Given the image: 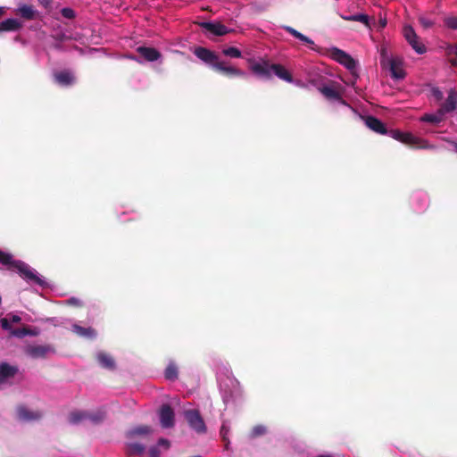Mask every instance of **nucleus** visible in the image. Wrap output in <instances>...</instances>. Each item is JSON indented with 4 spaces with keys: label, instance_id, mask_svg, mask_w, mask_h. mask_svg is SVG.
I'll return each mask as SVG.
<instances>
[{
    "label": "nucleus",
    "instance_id": "nucleus-1",
    "mask_svg": "<svg viewBox=\"0 0 457 457\" xmlns=\"http://www.w3.org/2000/svg\"><path fill=\"white\" fill-rule=\"evenodd\" d=\"M387 134L394 139L400 141L405 145L420 149H431L434 148L428 142L420 137H415L411 133H404L398 129L387 130Z\"/></svg>",
    "mask_w": 457,
    "mask_h": 457
},
{
    "label": "nucleus",
    "instance_id": "nucleus-2",
    "mask_svg": "<svg viewBox=\"0 0 457 457\" xmlns=\"http://www.w3.org/2000/svg\"><path fill=\"white\" fill-rule=\"evenodd\" d=\"M12 270L18 272V274L23 279L33 282L36 285L45 286L46 284L44 279L37 275L34 269L21 260L15 261V262H13Z\"/></svg>",
    "mask_w": 457,
    "mask_h": 457
},
{
    "label": "nucleus",
    "instance_id": "nucleus-3",
    "mask_svg": "<svg viewBox=\"0 0 457 457\" xmlns=\"http://www.w3.org/2000/svg\"><path fill=\"white\" fill-rule=\"evenodd\" d=\"M381 66L390 71L391 77L395 79H403L405 72L403 69V62L398 57L387 58L385 50L382 51Z\"/></svg>",
    "mask_w": 457,
    "mask_h": 457
},
{
    "label": "nucleus",
    "instance_id": "nucleus-4",
    "mask_svg": "<svg viewBox=\"0 0 457 457\" xmlns=\"http://www.w3.org/2000/svg\"><path fill=\"white\" fill-rule=\"evenodd\" d=\"M189 427L198 434H204L207 430L204 419L198 410H187L184 412Z\"/></svg>",
    "mask_w": 457,
    "mask_h": 457
},
{
    "label": "nucleus",
    "instance_id": "nucleus-5",
    "mask_svg": "<svg viewBox=\"0 0 457 457\" xmlns=\"http://www.w3.org/2000/svg\"><path fill=\"white\" fill-rule=\"evenodd\" d=\"M403 34L405 40L409 43V45L412 47L413 50L419 54H422L426 52V46L423 43L420 41V37L416 34L413 28L410 25H406L403 27Z\"/></svg>",
    "mask_w": 457,
    "mask_h": 457
},
{
    "label": "nucleus",
    "instance_id": "nucleus-6",
    "mask_svg": "<svg viewBox=\"0 0 457 457\" xmlns=\"http://www.w3.org/2000/svg\"><path fill=\"white\" fill-rule=\"evenodd\" d=\"M194 54L213 70H215L217 63L220 61L215 52L203 46L195 47Z\"/></svg>",
    "mask_w": 457,
    "mask_h": 457
},
{
    "label": "nucleus",
    "instance_id": "nucleus-7",
    "mask_svg": "<svg viewBox=\"0 0 457 457\" xmlns=\"http://www.w3.org/2000/svg\"><path fill=\"white\" fill-rule=\"evenodd\" d=\"M319 91L329 101H337L342 104H345V101L342 96L341 87L333 82L331 85H325L319 88Z\"/></svg>",
    "mask_w": 457,
    "mask_h": 457
},
{
    "label": "nucleus",
    "instance_id": "nucleus-8",
    "mask_svg": "<svg viewBox=\"0 0 457 457\" xmlns=\"http://www.w3.org/2000/svg\"><path fill=\"white\" fill-rule=\"evenodd\" d=\"M330 55L333 60L344 65L346 69L353 71L356 68L355 60L345 51L333 47L330 50Z\"/></svg>",
    "mask_w": 457,
    "mask_h": 457
},
{
    "label": "nucleus",
    "instance_id": "nucleus-9",
    "mask_svg": "<svg viewBox=\"0 0 457 457\" xmlns=\"http://www.w3.org/2000/svg\"><path fill=\"white\" fill-rule=\"evenodd\" d=\"M199 26L213 36H225L234 31L232 29L227 28L220 21H203Z\"/></svg>",
    "mask_w": 457,
    "mask_h": 457
},
{
    "label": "nucleus",
    "instance_id": "nucleus-10",
    "mask_svg": "<svg viewBox=\"0 0 457 457\" xmlns=\"http://www.w3.org/2000/svg\"><path fill=\"white\" fill-rule=\"evenodd\" d=\"M249 62L253 73L266 79H271V64L268 61L254 62L250 59Z\"/></svg>",
    "mask_w": 457,
    "mask_h": 457
},
{
    "label": "nucleus",
    "instance_id": "nucleus-11",
    "mask_svg": "<svg viewBox=\"0 0 457 457\" xmlns=\"http://www.w3.org/2000/svg\"><path fill=\"white\" fill-rule=\"evenodd\" d=\"M160 423L163 428H173L175 424V413L171 406L164 403L161 406L160 411Z\"/></svg>",
    "mask_w": 457,
    "mask_h": 457
},
{
    "label": "nucleus",
    "instance_id": "nucleus-12",
    "mask_svg": "<svg viewBox=\"0 0 457 457\" xmlns=\"http://www.w3.org/2000/svg\"><path fill=\"white\" fill-rule=\"evenodd\" d=\"M214 71L217 72H220L228 78H235V77L245 78L246 77V74L244 71H242L235 66L228 65L224 61H220L219 63H217V66Z\"/></svg>",
    "mask_w": 457,
    "mask_h": 457
},
{
    "label": "nucleus",
    "instance_id": "nucleus-13",
    "mask_svg": "<svg viewBox=\"0 0 457 457\" xmlns=\"http://www.w3.org/2000/svg\"><path fill=\"white\" fill-rule=\"evenodd\" d=\"M457 107V91L453 88H451L448 91V96L446 100L441 104L439 107V112L446 113L453 112Z\"/></svg>",
    "mask_w": 457,
    "mask_h": 457
},
{
    "label": "nucleus",
    "instance_id": "nucleus-14",
    "mask_svg": "<svg viewBox=\"0 0 457 457\" xmlns=\"http://www.w3.org/2000/svg\"><path fill=\"white\" fill-rule=\"evenodd\" d=\"M15 13L26 21H32L39 17L38 11L32 4H21Z\"/></svg>",
    "mask_w": 457,
    "mask_h": 457
},
{
    "label": "nucleus",
    "instance_id": "nucleus-15",
    "mask_svg": "<svg viewBox=\"0 0 457 457\" xmlns=\"http://www.w3.org/2000/svg\"><path fill=\"white\" fill-rule=\"evenodd\" d=\"M54 79L58 85L62 87H69L76 82L74 74L69 70L54 72Z\"/></svg>",
    "mask_w": 457,
    "mask_h": 457
},
{
    "label": "nucleus",
    "instance_id": "nucleus-16",
    "mask_svg": "<svg viewBox=\"0 0 457 457\" xmlns=\"http://www.w3.org/2000/svg\"><path fill=\"white\" fill-rule=\"evenodd\" d=\"M363 119L365 121V125L372 131L378 133L380 135L387 134V129L385 124L378 118L371 115H368L363 117Z\"/></svg>",
    "mask_w": 457,
    "mask_h": 457
},
{
    "label": "nucleus",
    "instance_id": "nucleus-17",
    "mask_svg": "<svg viewBox=\"0 0 457 457\" xmlns=\"http://www.w3.org/2000/svg\"><path fill=\"white\" fill-rule=\"evenodd\" d=\"M52 347L50 345H29L26 348V353L31 356L32 358H45L48 353L52 351Z\"/></svg>",
    "mask_w": 457,
    "mask_h": 457
},
{
    "label": "nucleus",
    "instance_id": "nucleus-18",
    "mask_svg": "<svg viewBox=\"0 0 457 457\" xmlns=\"http://www.w3.org/2000/svg\"><path fill=\"white\" fill-rule=\"evenodd\" d=\"M137 52L148 62L157 61L161 57V53L154 47L138 46Z\"/></svg>",
    "mask_w": 457,
    "mask_h": 457
},
{
    "label": "nucleus",
    "instance_id": "nucleus-19",
    "mask_svg": "<svg viewBox=\"0 0 457 457\" xmlns=\"http://www.w3.org/2000/svg\"><path fill=\"white\" fill-rule=\"evenodd\" d=\"M17 414L20 420L24 421L37 420L42 417L40 411H30L24 406H20L17 409Z\"/></svg>",
    "mask_w": 457,
    "mask_h": 457
},
{
    "label": "nucleus",
    "instance_id": "nucleus-20",
    "mask_svg": "<svg viewBox=\"0 0 457 457\" xmlns=\"http://www.w3.org/2000/svg\"><path fill=\"white\" fill-rule=\"evenodd\" d=\"M18 372V369L6 362L0 364V385L5 383L9 378H13Z\"/></svg>",
    "mask_w": 457,
    "mask_h": 457
},
{
    "label": "nucleus",
    "instance_id": "nucleus-21",
    "mask_svg": "<svg viewBox=\"0 0 457 457\" xmlns=\"http://www.w3.org/2000/svg\"><path fill=\"white\" fill-rule=\"evenodd\" d=\"M271 74L274 73L280 79L287 82H293L292 74L281 64L272 63L271 66Z\"/></svg>",
    "mask_w": 457,
    "mask_h": 457
},
{
    "label": "nucleus",
    "instance_id": "nucleus-22",
    "mask_svg": "<svg viewBox=\"0 0 457 457\" xmlns=\"http://www.w3.org/2000/svg\"><path fill=\"white\" fill-rule=\"evenodd\" d=\"M153 432V429L148 425H140L129 429L126 433V436L129 439L137 437V436H146Z\"/></svg>",
    "mask_w": 457,
    "mask_h": 457
},
{
    "label": "nucleus",
    "instance_id": "nucleus-23",
    "mask_svg": "<svg viewBox=\"0 0 457 457\" xmlns=\"http://www.w3.org/2000/svg\"><path fill=\"white\" fill-rule=\"evenodd\" d=\"M72 331L74 333H76L78 336L82 337H86V338H88V339H94L96 337V335H97V333H96L95 328H93L91 327L84 328V327H81V326L77 325V324H74L72 326Z\"/></svg>",
    "mask_w": 457,
    "mask_h": 457
},
{
    "label": "nucleus",
    "instance_id": "nucleus-24",
    "mask_svg": "<svg viewBox=\"0 0 457 457\" xmlns=\"http://www.w3.org/2000/svg\"><path fill=\"white\" fill-rule=\"evenodd\" d=\"M96 359L99 364L104 369L112 370L116 367L114 359L106 353H99L96 356Z\"/></svg>",
    "mask_w": 457,
    "mask_h": 457
},
{
    "label": "nucleus",
    "instance_id": "nucleus-25",
    "mask_svg": "<svg viewBox=\"0 0 457 457\" xmlns=\"http://www.w3.org/2000/svg\"><path fill=\"white\" fill-rule=\"evenodd\" d=\"M282 28L290 35L309 46L311 49H314V42L311 38L304 36L303 34H302L301 32L297 31L296 29L290 26H283Z\"/></svg>",
    "mask_w": 457,
    "mask_h": 457
},
{
    "label": "nucleus",
    "instance_id": "nucleus-26",
    "mask_svg": "<svg viewBox=\"0 0 457 457\" xmlns=\"http://www.w3.org/2000/svg\"><path fill=\"white\" fill-rule=\"evenodd\" d=\"M21 23L16 19H7L0 23V31H16L21 28Z\"/></svg>",
    "mask_w": 457,
    "mask_h": 457
},
{
    "label": "nucleus",
    "instance_id": "nucleus-27",
    "mask_svg": "<svg viewBox=\"0 0 457 457\" xmlns=\"http://www.w3.org/2000/svg\"><path fill=\"white\" fill-rule=\"evenodd\" d=\"M105 411L102 410H98L94 412L87 411V420H89L92 424L97 425L102 423L105 419Z\"/></svg>",
    "mask_w": 457,
    "mask_h": 457
},
{
    "label": "nucleus",
    "instance_id": "nucleus-28",
    "mask_svg": "<svg viewBox=\"0 0 457 457\" xmlns=\"http://www.w3.org/2000/svg\"><path fill=\"white\" fill-rule=\"evenodd\" d=\"M444 113L439 112V109L437 110L436 113L430 114V113H425L420 117V121L423 122H428L432 124H439L444 120Z\"/></svg>",
    "mask_w": 457,
    "mask_h": 457
},
{
    "label": "nucleus",
    "instance_id": "nucleus-29",
    "mask_svg": "<svg viewBox=\"0 0 457 457\" xmlns=\"http://www.w3.org/2000/svg\"><path fill=\"white\" fill-rule=\"evenodd\" d=\"M87 420L86 411H73L70 412L68 420L71 424L77 425Z\"/></svg>",
    "mask_w": 457,
    "mask_h": 457
},
{
    "label": "nucleus",
    "instance_id": "nucleus-30",
    "mask_svg": "<svg viewBox=\"0 0 457 457\" xmlns=\"http://www.w3.org/2000/svg\"><path fill=\"white\" fill-rule=\"evenodd\" d=\"M179 370L174 362H170L164 371V377L167 380L175 381L178 379Z\"/></svg>",
    "mask_w": 457,
    "mask_h": 457
},
{
    "label": "nucleus",
    "instance_id": "nucleus-31",
    "mask_svg": "<svg viewBox=\"0 0 457 457\" xmlns=\"http://www.w3.org/2000/svg\"><path fill=\"white\" fill-rule=\"evenodd\" d=\"M145 452V446L137 443L128 444L127 454L128 456L141 455Z\"/></svg>",
    "mask_w": 457,
    "mask_h": 457
},
{
    "label": "nucleus",
    "instance_id": "nucleus-32",
    "mask_svg": "<svg viewBox=\"0 0 457 457\" xmlns=\"http://www.w3.org/2000/svg\"><path fill=\"white\" fill-rule=\"evenodd\" d=\"M15 261L11 253L0 250V263L6 265L9 270H12Z\"/></svg>",
    "mask_w": 457,
    "mask_h": 457
},
{
    "label": "nucleus",
    "instance_id": "nucleus-33",
    "mask_svg": "<svg viewBox=\"0 0 457 457\" xmlns=\"http://www.w3.org/2000/svg\"><path fill=\"white\" fill-rule=\"evenodd\" d=\"M347 21H359L363 23L366 27H370V17L367 14L357 13L345 18Z\"/></svg>",
    "mask_w": 457,
    "mask_h": 457
},
{
    "label": "nucleus",
    "instance_id": "nucleus-34",
    "mask_svg": "<svg viewBox=\"0 0 457 457\" xmlns=\"http://www.w3.org/2000/svg\"><path fill=\"white\" fill-rule=\"evenodd\" d=\"M266 432H267V428L265 426L256 425L252 428L251 432L249 433V437L252 439L256 438V437L265 435Z\"/></svg>",
    "mask_w": 457,
    "mask_h": 457
},
{
    "label": "nucleus",
    "instance_id": "nucleus-35",
    "mask_svg": "<svg viewBox=\"0 0 457 457\" xmlns=\"http://www.w3.org/2000/svg\"><path fill=\"white\" fill-rule=\"evenodd\" d=\"M222 54L231 58H240L242 56L241 51L234 46L224 48L222 50Z\"/></svg>",
    "mask_w": 457,
    "mask_h": 457
},
{
    "label": "nucleus",
    "instance_id": "nucleus-36",
    "mask_svg": "<svg viewBox=\"0 0 457 457\" xmlns=\"http://www.w3.org/2000/svg\"><path fill=\"white\" fill-rule=\"evenodd\" d=\"M11 335L17 337H23L27 335H31L30 330L28 328H12L11 330Z\"/></svg>",
    "mask_w": 457,
    "mask_h": 457
},
{
    "label": "nucleus",
    "instance_id": "nucleus-37",
    "mask_svg": "<svg viewBox=\"0 0 457 457\" xmlns=\"http://www.w3.org/2000/svg\"><path fill=\"white\" fill-rule=\"evenodd\" d=\"M445 25L451 29H457V16H449L444 19Z\"/></svg>",
    "mask_w": 457,
    "mask_h": 457
},
{
    "label": "nucleus",
    "instance_id": "nucleus-38",
    "mask_svg": "<svg viewBox=\"0 0 457 457\" xmlns=\"http://www.w3.org/2000/svg\"><path fill=\"white\" fill-rule=\"evenodd\" d=\"M431 96L435 98L436 102H440L444 98V93L437 87H433L430 89Z\"/></svg>",
    "mask_w": 457,
    "mask_h": 457
},
{
    "label": "nucleus",
    "instance_id": "nucleus-39",
    "mask_svg": "<svg viewBox=\"0 0 457 457\" xmlns=\"http://www.w3.org/2000/svg\"><path fill=\"white\" fill-rule=\"evenodd\" d=\"M418 21H419L420 24L424 29H429V28L433 27L435 24V22L433 21H431L430 19H428L425 16H420Z\"/></svg>",
    "mask_w": 457,
    "mask_h": 457
},
{
    "label": "nucleus",
    "instance_id": "nucleus-40",
    "mask_svg": "<svg viewBox=\"0 0 457 457\" xmlns=\"http://www.w3.org/2000/svg\"><path fill=\"white\" fill-rule=\"evenodd\" d=\"M229 432V428L226 425H222L220 430V436L222 437V440L226 443V449H228V445L229 444V441L228 439V435Z\"/></svg>",
    "mask_w": 457,
    "mask_h": 457
},
{
    "label": "nucleus",
    "instance_id": "nucleus-41",
    "mask_svg": "<svg viewBox=\"0 0 457 457\" xmlns=\"http://www.w3.org/2000/svg\"><path fill=\"white\" fill-rule=\"evenodd\" d=\"M61 13L64 18L69 20L74 19L76 16L74 10L70 7L62 8L61 10Z\"/></svg>",
    "mask_w": 457,
    "mask_h": 457
},
{
    "label": "nucleus",
    "instance_id": "nucleus-42",
    "mask_svg": "<svg viewBox=\"0 0 457 457\" xmlns=\"http://www.w3.org/2000/svg\"><path fill=\"white\" fill-rule=\"evenodd\" d=\"M447 53L449 55H453L455 56V60L452 61V63L453 65H456L457 64V44L453 45V46H450L448 48H447Z\"/></svg>",
    "mask_w": 457,
    "mask_h": 457
},
{
    "label": "nucleus",
    "instance_id": "nucleus-43",
    "mask_svg": "<svg viewBox=\"0 0 457 457\" xmlns=\"http://www.w3.org/2000/svg\"><path fill=\"white\" fill-rule=\"evenodd\" d=\"M0 324H1L2 328L4 330H9L11 332V330L12 329L10 320L7 318H2L0 320Z\"/></svg>",
    "mask_w": 457,
    "mask_h": 457
},
{
    "label": "nucleus",
    "instance_id": "nucleus-44",
    "mask_svg": "<svg viewBox=\"0 0 457 457\" xmlns=\"http://www.w3.org/2000/svg\"><path fill=\"white\" fill-rule=\"evenodd\" d=\"M38 4L46 9H51L53 0H37Z\"/></svg>",
    "mask_w": 457,
    "mask_h": 457
},
{
    "label": "nucleus",
    "instance_id": "nucleus-45",
    "mask_svg": "<svg viewBox=\"0 0 457 457\" xmlns=\"http://www.w3.org/2000/svg\"><path fill=\"white\" fill-rule=\"evenodd\" d=\"M150 457H159V450L156 447H152L149 449Z\"/></svg>",
    "mask_w": 457,
    "mask_h": 457
},
{
    "label": "nucleus",
    "instance_id": "nucleus-46",
    "mask_svg": "<svg viewBox=\"0 0 457 457\" xmlns=\"http://www.w3.org/2000/svg\"><path fill=\"white\" fill-rule=\"evenodd\" d=\"M9 320H10V322H12V323H19V322H21V318L18 315L13 314L10 317Z\"/></svg>",
    "mask_w": 457,
    "mask_h": 457
},
{
    "label": "nucleus",
    "instance_id": "nucleus-47",
    "mask_svg": "<svg viewBox=\"0 0 457 457\" xmlns=\"http://www.w3.org/2000/svg\"><path fill=\"white\" fill-rule=\"evenodd\" d=\"M68 303H71V304H74V305H77V306H80L81 305V303L79 299L77 298H74V297H71L68 300Z\"/></svg>",
    "mask_w": 457,
    "mask_h": 457
},
{
    "label": "nucleus",
    "instance_id": "nucleus-48",
    "mask_svg": "<svg viewBox=\"0 0 457 457\" xmlns=\"http://www.w3.org/2000/svg\"><path fill=\"white\" fill-rule=\"evenodd\" d=\"M158 445H166L168 447L170 445V443L165 438H160L159 441H158Z\"/></svg>",
    "mask_w": 457,
    "mask_h": 457
},
{
    "label": "nucleus",
    "instance_id": "nucleus-49",
    "mask_svg": "<svg viewBox=\"0 0 457 457\" xmlns=\"http://www.w3.org/2000/svg\"><path fill=\"white\" fill-rule=\"evenodd\" d=\"M380 24H381V27H382V28L386 27V19L381 20V21H380Z\"/></svg>",
    "mask_w": 457,
    "mask_h": 457
},
{
    "label": "nucleus",
    "instance_id": "nucleus-50",
    "mask_svg": "<svg viewBox=\"0 0 457 457\" xmlns=\"http://www.w3.org/2000/svg\"><path fill=\"white\" fill-rule=\"evenodd\" d=\"M452 145H453V146L454 148V151L457 153V141H453Z\"/></svg>",
    "mask_w": 457,
    "mask_h": 457
},
{
    "label": "nucleus",
    "instance_id": "nucleus-51",
    "mask_svg": "<svg viewBox=\"0 0 457 457\" xmlns=\"http://www.w3.org/2000/svg\"><path fill=\"white\" fill-rule=\"evenodd\" d=\"M317 457H332V456L331 455L320 454V455H318Z\"/></svg>",
    "mask_w": 457,
    "mask_h": 457
},
{
    "label": "nucleus",
    "instance_id": "nucleus-52",
    "mask_svg": "<svg viewBox=\"0 0 457 457\" xmlns=\"http://www.w3.org/2000/svg\"><path fill=\"white\" fill-rule=\"evenodd\" d=\"M4 9L0 7V16L4 15Z\"/></svg>",
    "mask_w": 457,
    "mask_h": 457
}]
</instances>
